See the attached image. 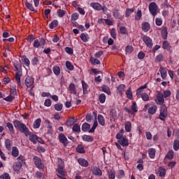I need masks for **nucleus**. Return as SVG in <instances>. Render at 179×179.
I'll return each instance as SVG.
<instances>
[{
  "mask_svg": "<svg viewBox=\"0 0 179 179\" xmlns=\"http://www.w3.org/2000/svg\"><path fill=\"white\" fill-rule=\"evenodd\" d=\"M34 83V78L27 76L25 80L24 85L29 88L31 87Z\"/></svg>",
  "mask_w": 179,
  "mask_h": 179,
  "instance_id": "10",
  "label": "nucleus"
},
{
  "mask_svg": "<svg viewBox=\"0 0 179 179\" xmlns=\"http://www.w3.org/2000/svg\"><path fill=\"white\" fill-rule=\"evenodd\" d=\"M34 162L35 165L37 166V168L38 169H44L45 165L42 162V160L39 157L35 156L34 157Z\"/></svg>",
  "mask_w": 179,
  "mask_h": 179,
  "instance_id": "7",
  "label": "nucleus"
},
{
  "mask_svg": "<svg viewBox=\"0 0 179 179\" xmlns=\"http://www.w3.org/2000/svg\"><path fill=\"white\" fill-rule=\"evenodd\" d=\"M90 7L98 11L101 10V4L100 3H90Z\"/></svg>",
  "mask_w": 179,
  "mask_h": 179,
  "instance_id": "21",
  "label": "nucleus"
},
{
  "mask_svg": "<svg viewBox=\"0 0 179 179\" xmlns=\"http://www.w3.org/2000/svg\"><path fill=\"white\" fill-rule=\"evenodd\" d=\"M10 82V78L8 76H5L3 79L2 83L3 85H6Z\"/></svg>",
  "mask_w": 179,
  "mask_h": 179,
  "instance_id": "62",
  "label": "nucleus"
},
{
  "mask_svg": "<svg viewBox=\"0 0 179 179\" xmlns=\"http://www.w3.org/2000/svg\"><path fill=\"white\" fill-rule=\"evenodd\" d=\"M40 59L41 57H34L32 59H31V64L33 66H37L40 64Z\"/></svg>",
  "mask_w": 179,
  "mask_h": 179,
  "instance_id": "29",
  "label": "nucleus"
},
{
  "mask_svg": "<svg viewBox=\"0 0 179 179\" xmlns=\"http://www.w3.org/2000/svg\"><path fill=\"white\" fill-rule=\"evenodd\" d=\"M65 15H66L65 10H62L61 8L57 10V15L59 17H63Z\"/></svg>",
  "mask_w": 179,
  "mask_h": 179,
  "instance_id": "55",
  "label": "nucleus"
},
{
  "mask_svg": "<svg viewBox=\"0 0 179 179\" xmlns=\"http://www.w3.org/2000/svg\"><path fill=\"white\" fill-rule=\"evenodd\" d=\"M168 116V110L166 106H162L159 108V119L161 121H166V118Z\"/></svg>",
  "mask_w": 179,
  "mask_h": 179,
  "instance_id": "5",
  "label": "nucleus"
},
{
  "mask_svg": "<svg viewBox=\"0 0 179 179\" xmlns=\"http://www.w3.org/2000/svg\"><path fill=\"white\" fill-rule=\"evenodd\" d=\"M58 162L59 163L58 168L56 169V171L57 173V176L60 179H66V172L64 170L63 167L61 166V164L63 163V160L61 158H58Z\"/></svg>",
  "mask_w": 179,
  "mask_h": 179,
  "instance_id": "2",
  "label": "nucleus"
},
{
  "mask_svg": "<svg viewBox=\"0 0 179 179\" xmlns=\"http://www.w3.org/2000/svg\"><path fill=\"white\" fill-rule=\"evenodd\" d=\"M173 148L175 151H178L179 150V140L176 139L173 141Z\"/></svg>",
  "mask_w": 179,
  "mask_h": 179,
  "instance_id": "43",
  "label": "nucleus"
},
{
  "mask_svg": "<svg viewBox=\"0 0 179 179\" xmlns=\"http://www.w3.org/2000/svg\"><path fill=\"white\" fill-rule=\"evenodd\" d=\"M135 10V8L133 7V8H126V13L124 14V16L126 17H129Z\"/></svg>",
  "mask_w": 179,
  "mask_h": 179,
  "instance_id": "39",
  "label": "nucleus"
},
{
  "mask_svg": "<svg viewBox=\"0 0 179 179\" xmlns=\"http://www.w3.org/2000/svg\"><path fill=\"white\" fill-rule=\"evenodd\" d=\"M10 94L13 96H16L17 95V90H16V86L13 85L12 87H10Z\"/></svg>",
  "mask_w": 179,
  "mask_h": 179,
  "instance_id": "58",
  "label": "nucleus"
},
{
  "mask_svg": "<svg viewBox=\"0 0 179 179\" xmlns=\"http://www.w3.org/2000/svg\"><path fill=\"white\" fill-rule=\"evenodd\" d=\"M15 99V96L13 94H10L8 96L3 99L4 101L7 102H13V101Z\"/></svg>",
  "mask_w": 179,
  "mask_h": 179,
  "instance_id": "51",
  "label": "nucleus"
},
{
  "mask_svg": "<svg viewBox=\"0 0 179 179\" xmlns=\"http://www.w3.org/2000/svg\"><path fill=\"white\" fill-rule=\"evenodd\" d=\"M90 63L92 64V65H100L101 64V62L97 59H95L94 57H92L90 59Z\"/></svg>",
  "mask_w": 179,
  "mask_h": 179,
  "instance_id": "37",
  "label": "nucleus"
},
{
  "mask_svg": "<svg viewBox=\"0 0 179 179\" xmlns=\"http://www.w3.org/2000/svg\"><path fill=\"white\" fill-rule=\"evenodd\" d=\"M141 29L143 31L147 33L150 29V24H149V22H143V24H141Z\"/></svg>",
  "mask_w": 179,
  "mask_h": 179,
  "instance_id": "19",
  "label": "nucleus"
},
{
  "mask_svg": "<svg viewBox=\"0 0 179 179\" xmlns=\"http://www.w3.org/2000/svg\"><path fill=\"white\" fill-rule=\"evenodd\" d=\"M41 118L37 119V120L34 122V124H33L34 129H38V128L40 127V126H41Z\"/></svg>",
  "mask_w": 179,
  "mask_h": 179,
  "instance_id": "44",
  "label": "nucleus"
},
{
  "mask_svg": "<svg viewBox=\"0 0 179 179\" xmlns=\"http://www.w3.org/2000/svg\"><path fill=\"white\" fill-rule=\"evenodd\" d=\"M124 129L127 132H130L131 131V123L127 121L124 123Z\"/></svg>",
  "mask_w": 179,
  "mask_h": 179,
  "instance_id": "32",
  "label": "nucleus"
},
{
  "mask_svg": "<svg viewBox=\"0 0 179 179\" xmlns=\"http://www.w3.org/2000/svg\"><path fill=\"white\" fill-rule=\"evenodd\" d=\"M80 38L84 43H87L90 39V36L88 34H81Z\"/></svg>",
  "mask_w": 179,
  "mask_h": 179,
  "instance_id": "36",
  "label": "nucleus"
},
{
  "mask_svg": "<svg viewBox=\"0 0 179 179\" xmlns=\"http://www.w3.org/2000/svg\"><path fill=\"white\" fill-rule=\"evenodd\" d=\"M35 176L38 179H46L45 174L40 171H36Z\"/></svg>",
  "mask_w": 179,
  "mask_h": 179,
  "instance_id": "40",
  "label": "nucleus"
},
{
  "mask_svg": "<svg viewBox=\"0 0 179 179\" xmlns=\"http://www.w3.org/2000/svg\"><path fill=\"white\" fill-rule=\"evenodd\" d=\"M125 85H120L119 87H117V94L120 95H122L123 92H124Z\"/></svg>",
  "mask_w": 179,
  "mask_h": 179,
  "instance_id": "41",
  "label": "nucleus"
},
{
  "mask_svg": "<svg viewBox=\"0 0 179 179\" xmlns=\"http://www.w3.org/2000/svg\"><path fill=\"white\" fill-rule=\"evenodd\" d=\"M157 110V107L155 105H150L148 108V114L155 115Z\"/></svg>",
  "mask_w": 179,
  "mask_h": 179,
  "instance_id": "17",
  "label": "nucleus"
},
{
  "mask_svg": "<svg viewBox=\"0 0 179 179\" xmlns=\"http://www.w3.org/2000/svg\"><path fill=\"white\" fill-rule=\"evenodd\" d=\"M99 99L101 103H104L106 102V96L102 93L99 95Z\"/></svg>",
  "mask_w": 179,
  "mask_h": 179,
  "instance_id": "54",
  "label": "nucleus"
},
{
  "mask_svg": "<svg viewBox=\"0 0 179 179\" xmlns=\"http://www.w3.org/2000/svg\"><path fill=\"white\" fill-rule=\"evenodd\" d=\"M117 143H119V144L122 145L123 147L128 146L129 145V140L126 137H123L121 139H119Z\"/></svg>",
  "mask_w": 179,
  "mask_h": 179,
  "instance_id": "15",
  "label": "nucleus"
},
{
  "mask_svg": "<svg viewBox=\"0 0 179 179\" xmlns=\"http://www.w3.org/2000/svg\"><path fill=\"white\" fill-rule=\"evenodd\" d=\"M1 179H10V176L8 173H5L0 176Z\"/></svg>",
  "mask_w": 179,
  "mask_h": 179,
  "instance_id": "64",
  "label": "nucleus"
},
{
  "mask_svg": "<svg viewBox=\"0 0 179 179\" xmlns=\"http://www.w3.org/2000/svg\"><path fill=\"white\" fill-rule=\"evenodd\" d=\"M82 86H83V94L86 95L89 93V85L84 81H82Z\"/></svg>",
  "mask_w": 179,
  "mask_h": 179,
  "instance_id": "20",
  "label": "nucleus"
},
{
  "mask_svg": "<svg viewBox=\"0 0 179 179\" xmlns=\"http://www.w3.org/2000/svg\"><path fill=\"white\" fill-rule=\"evenodd\" d=\"M101 88H102V91L103 92L108 94V95H110L111 94L110 90L108 86L104 85L102 86Z\"/></svg>",
  "mask_w": 179,
  "mask_h": 179,
  "instance_id": "49",
  "label": "nucleus"
},
{
  "mask_svg": "<svg viewBox=\"0 0 179 179\" xmlns=\"http://www.w3.org/2000/svg\"><path fill=\"white\" fill-rule=\"evenodd\" d=\"M63 108V104L62 103H57L55 105V109L57 111H61Z\"/></svg>",
  "mask_w": 179,
  "mask_h": 179,
  "instance_id": "60",
  "label": "nucleus"
},
{
  "mask_svg": "<svg viewBox=\"0 0 179 179\" xmlns=\"http://www.w3.org/2000/svg\"><path fill=\"white\" fill-rule=\"evenodd\" d=\"M78 162L83 167H87L89 166V162L84 158H79Z\"/></svg>",
  "mask_w": 179,
  "mask_h": 179,
  "instance_id": "16",
  "label": "nucleus"
},
{
  "mask_svg": "<svg viewBox=\"0 0 179 179\" xmlns=\"http://www.w3.org/2000/svg\"><path fill=\"white\" fill-rule=\"evenodd\" d=\"M73 131L74 132L80 133L81 131L80 127L78 124H75L73 127Z\"/></svg>",
  "mask_w": 179,
  "mask_h": 179,
  "instance_id": "59",
  "label": "nucleus"
},
{
  "mask_svg": "<svg viewBox=\"0 0 179 179\" xmlns=\"http://www.w3.org/2000/svg\"><path fill=\"white\" fill-rule=\"evenodd\" d=\"M168 29L167 27H164V25H163V27H162V29H161V37L163 40H166L167 37H168Z\"/></svg>",
  "mask_w": 179,
  "mask_h": 179,
  "instance_id": "11",
  "label": "nucleus"
},
{
  "mask_svg": "<svg viewBox=\"0 0 179 179\" xmlns=\"http://www.w3.org/2000/svg\"><path fill=\"white\" fill-rule=\"evenodd\" d=\"M19 155V150L17 149V147L14 146L12 148V155L14 157H17Z\"/></svg>",
  "mask_w": 179,
  "mask_h": 179,
  "instance_id": "47",
  "label": "nucleus"
},
{
  "mask_svg": "<svg viewBox=\"0 0 179 179\" xmlns=\"http://www.w3.org/2000/svg\"><path fill=\"white\" fill-rule=\"evenodd\" d=\"M94 171H95L96 176H102V171L99 168L95 166Z\"/></svg>",
  "mask_w": 179,
  "mask_h": 179,
  "instance_id": "63",
  "label": "nucleus"
},
{
  "mask_svg": "<svg viewBox=\"0 0 179 179\" xmlns=\"http://www.w3.org/2000/svg\"><path fill=\"white\" fill-rule=\"evenodd\" d=\"M58 24H59L58 20H53L52 21V22H50V24H49V27L50 29H53L57 27Z\"/></svg>",
  "mask_w": 179,
  "mask_h": 179,
  "instance_id": "28",
  "label": "nucleus"
},
{
  "mask_svg": "<svg viewBox=\"0 0 179 179\" xmlns=\"http://www.w3.org/2000/svg\"><path fill=\"white\" fill-rule=\"evenodd\" d=\"M119 32L120 34H128V31L126 28V27H120V28H119Z\"/></svg>",
  "mask_w": 179,
  "mask_h": 179,
  "instance_id": "52",
  "label": "nucleus"
},
{
  "mask_svg": "<svg viewBox=\"0 0 179 179\" xmlns=\"http://www.w3.org/2000/svg\"><path fill=\"white\" fill-rule=\"evenodd\" d=\"M98 127V122L96 120L93 124V127H92V129L89 131L90 133H94L95 131V129H96V127Z\"/></svg>",
  "mask_w": 179,
  "mask_h": 179,
  "instance_id": "61",
  "label": "nucleus"
},
{
  "mask_svg": "<svg viewBox=\"0 0 179 179\" xmlns=\"http://www.w3.org/2000/svg\"><path fill=\"white\" fill-rule=\"evenodd\" d=\"M124 51L126 52V55L131 54L134 51V48L131 45H127V46H126V50H124Z\"/></svg>",
  "mask_w": 179,
  "mask_h": 179,
  "instance_id": "46",
  "label": "nucleus"
},
{
  "mask_svg": "<svg viewBox=\"0 0 179 179\" xmlns=\"http://www.w3.org/2000/svg\"><path fill=\"white\" fill-rule=\"evenodd\" d=\"M148 87V85L145 84L141 87H140V88L137 89V90L136 91V95L137 96H141V93L143 92L144 89H146Z\"/></svg>",
  "mask_w": 179,
  "mask_h": 179,
  "instance_id": "25",
  "label": "nucleus"
},
{
  "mask_svg": "<svg viewBox=\"0 0 179 179\" xmlns=\"http://www.w3.org/2000/svg\"><path fill=\"white\" fill-rule=\"evenodd\" d=\"M66 69L71 71H73L74 70V66L73 65L71 64V62L67 61L66 62Z\"/></svg>",
  "mask_w": 179,
  "mask_h": 179,
  "instance_id": "53",
  "label": "nucleus"
},
{
  "mask_svg": "<svg viewBox=\"0 0 179 179\" xmlns=\"http://www.w3.org/2000/svg\"><path fill=\"white\" fill-rule=\"evenodd\" d=\"M90 124H88V123H84L82 126V130L84 131V132H87V131H89L90 129Z\"/></svg>",
  "mask_w": 179,
  "mask_h": 179,
  "instance_id": "45",
  "label": "nucleus"
},
{
  "mask_svg": "<svg viewBox=\"0 0 179 179\" xmlns=\"http://www.w3.org/2000/svg\"><path fill=\"white\" fill-rule=\"evenodd\" d=\"M75 122H76V119L74 117H73L71 119H68L65 124L68 127H69L73 126Z\"/></svg>",
  "mask_w": 179,
  "mask_h": 179,
  "instance_id": "31",
  "label": "nucleus"
},
{
  "mask_svg": "<svg viewBox=\"0 0 179 179\" xmlns=\"http://www.w3.org/2000/svg\"><path fill=\"white\" fill-rule=\"evenodd\" d=\"M157 103H158L159 105H163L164 103V97L162 93L161 92H158V94H157Z\"/></svg>",
  "mask_w": 179,
  "mask_h": 179,
  "instance_id": "12",
  "label": "nucleus"
},
{
  "mask_svg": "<svg viewBox=\"0 0 179 179\" xmlns=\"http://www.w3.org/2000/svg\"><path fill=\"white\" fill-rule=\"evenodd\" d=\"M112 13H113V17H115V19H118V20L121 19L122 16L120 13V10L116 8V7H115V8L112 10Z\"/></svg>",
  "mask_w": 179,
  "mask_h": 179,
  "instance_id": "14",
  "label": "nucleus"
},
{
  "mask_svg": "<svg viewBox=\"0 0 179 179\" xmlns=\"http://www.w3.org/2000/svg\"><path fill=\"white\" fill-rule=\"evenodd\" d=\"M59 141L61 143L64 145V147H66L69 143L68 139L66 138V137L64 134H60L59 135Z\"/></svg>",
  "mask_w": 179,
  "mask_h": 179,
  "instance_id": "9",
  "label": "nucleus"
},
{
  "mask_svg": "<svg viewBox=\"0 0 179 179\" xmlns=\"http://www.w3.org/2000/svg\"><path fill=\"white\" fill-rule=\"evenodd\" d=\"M69 90L71 94H73L75 95L77 94L76 87V85L73 83L70 84V85L69 87Z\"/></svg>",
  "mask_w": 179,
  "mask_h": 179,
  "instance_id": "26",
  "label": "nucleus"
},
{
  "mask_svg": "<svg viewBox=\"0 0 179 179\" xmlns=\"http://www.w3.org/2000/svg\"><path fill=\"white\" fill-rule=\"evenodd\" d=\"M158 174L160 177H164L166 175V169L163 167H160L158 171Z\"/></svg>",
  "mask_w": 179,
  "mask_h": 179,
  "instance_id": "50",
  "label": "nucleus"
},
{
  "mask_svg": "<svg viewBox=\"0 0 179 179\" xmlns=\"http://www.w3.org/2000/svg\"><path fill=\"white\" fill-rule=\"evenodd\" d=\"M174 157V152L173 150H169L165 156V159H172Z\"/></svg>",
  "mask_w": 179,
  "mask_h": 179,
  "instance_id": "34",
  "label": "nucleus"
},
{
  "mask_svg": "<svg viewBox=\"0 0 179 179\" xmlns=\"http://www.w3.org/2000/svg\"><path fill=\"white\" fill-rule=\"evenodd\" d=\"M22 76V73L18 70L16 72L15 76V81L18 85V86L20 87V88H23V87L24 86L23 83L22 84L21 83L20 79Z\"/></svg>",
  "mask_w": 179,
  "mask_h": 179,
  "instance_id": "8",
  "label": "nucleus"
},
{
  "mask_svg": "<svg viewBox=\"0 0 179 179\" xmlns=\"http://www.w3.org/2000/svg\"><path fill=\"white\" fill-rule=\"evenodd\" d=\"M28 136H29V140L32 143H34V144H36L38 136L36 134H34V133L30 132V131L29 132Z\"/></svg>",
  "mask_w": 179,
  "mask_h": 179,
  "instance_id": "18",
  "label": "nucleus"
},
{
  "mask_svg": "<svg viewBox=\"0 0 179 179\" xmlns=\"http://www.w3.org/2000/svg\"><path fill=\"white\" fill-rule=\"evenodd\" d=\"M21 60L22 62V63L26 66H29L30 65V61L29 60V59L25 56H22L21 57Z\"/></svg>",
  "mask_w": 179,
  "mask_h": 179,
  "instance_id": "30",
  "label": "nucleus"
},
{
  "mask_svg": "<svg viewBox=\"0 0 179 179\" xmlns=\"http://www.w3.org/2000/svg\"><path fill=\"white\" fill-rule=\"evenodd\" d=\"M12 144H13V141L10 139H6L5 141V146L7 150L8 151L11 150Z\"/></svg>",
  "mask_w": 179,
  "mask_h": 179,
  "instance_id": "24",
  "label": "nucleus"
},
{
  "mask_svg": "<svg viewBox=\"0 0 179 179\" xmlns=\"http://www.w3.org/2000/svg\"><path fill=\"white\" fill-rule=\"evenodd\" d=\"M162 48L166 50L167 51H170L171 49V46L169 41H164L162 43Z\"/></svg>",
  "mask_w": 179,
  "mask_h": 179,
  "instance_id": "22",
  "label": "nucleus"
},
{
  "mask_svg": "<svg viewBox=\"0 0 179 179\" xmlns=\"http://www.w3.org/2000/svg\"><path fill=\"white\" fill-rule=\"evenodd\" d=\"M142 17V11L141 10H137V13L135 16V19L137 21H139L141 18Z\"/></svg>",
  "mask_w": 179,
  "mask_h": 179,
  "instance_id": "57",
  "label": "nucleus"
},
{
  "mask_svg": "<svg viewBox=\"0 0 179 179\" xmlns=\"http://www.w3.org/2000/svg\"><path fill=\"white\" fill-rule=\"evenodd\" d=\"M148 10H150V14H151L152 17H155L158 14L159 10L157 3H155V1L151 2V3L148 5Z\"/></svg>",
  "mask_w": 179,
  "mask_h": 179,
  "instance_id": "3",
  "label": "nucleus"
},
{
  "mask_svg": "<svg viewBox=\"0 0 179 179\" xmlns=\"http://www.w3.org/2000/svg\"><path fill=\"white\" fill-rule=\"evenodd\" d=\"M26 40L29 43V45L31 43L35 40L34 35H28V36L26 38Z\"/></svg>",
  "mask_w": 179,
  "mask_h": 179,
  "instance_id": "56",
  "label": "nucleus"
},
{
  "mask_svg": "<svg viewBox=\"0 0 179 179\" xmlns=\"http://www.w3.org/2000/svg\"><path fill=\"white\" fill-rule=\"evenodd\" d=\"M6 127L8 128V130H9L11 135H15V129H14V127H13V125L12 123L8 122L6 124Z\"/></svg>",
  "mask_w": 179,
  "mask_h": 179,
  "instance_id": "27",
  "label": "nucleus"
},
{
  "mask_svg": "<svg viewBox=\"0 0 179 179\" xmlns=\"http://www.w3.org/2000/svg\"><path fill=\"white\" fill-rule=\"evenodd\" d=\"M98 122L99 124H101V126H105L106 121L104 117L102 115H98Z\"/></svg>",
  "mask_w": 179,
  "mask_h": 179,
  "instance_id": "33",
  "label": "nucleus"
},
{
  "mask_svg": "<svg viewBox=\"0 0 179 179\" xmlns=\"http://www.w3.org/2000/svg\"><path fill=\"white\" fill-rule=\"evenodd\" d=\"M76 151L78 153H80V154L85 153V150L84 147L82 145H78V146L76 148Z\"/></svg>",
  "mask_w": 179,
  "mask_h": 179,
  "instance_id": "48",
  "label": "nucleus"
},
{
  "mask_svg": "<svg viewBox=\"0 0 179 179\" xmlns=\"http://www.w3.org/2000/svg\"><path fill=\"white\" fill-rule=\"evenodd\" d=\"M143 42L145 43V45H147V48L151 49L153 47V41L150 36H148V35H144L143 38Z\"/></svg>",
  "mask_w": 179,
  "mask_h": 179,
  "instance_id": "6",
  "label": "nucleus"
},
{
  "mask_svg": "<svg viewBox=\"0 0 179 179\" xmlns=\"http://www.w3.org/2000/svg\"><path fill=\"white\" fill-rule=\"evenodd\" d=\"M83 140L87 142H93L94 141V138L89 135H84L83 136Z\"/></svg>",
  "mask_w": 179,
  "mask_h": 179,
  "instance_id": "35",
  "label": "nucleus"
},
{
  "mask_svg": "<svg viewBox=\"0 0 179 179\" xmlns=\"http://www.w3.org/2000/svg\"><path fill=\"white\" fill-rule=\"evenodd\" d=\"M130 108L131 110L127 107H124V110L126 111V113H129V115H134L138 113V108L137 103L135 101L131 102V106H130Z\"/></svg>",
  "mask_w": 179,
  "mask_h": 179,
  "instance_id": "4",
  "label": "nucleus"
},
{
  "mask_svg": "<svg viewBox=\"0 0 179 179\" xmlns=\"http://www.w3.org/2000/svg\"><path fill=\"white\" fill-rule=\"evenodd\" d=\"M14 127L20 131L21 133L24 134L26 136H28V134L29 132V129L27 127V126L20 122L19 120H16L13 122Z\"/></svg>",
  "mask_w": 179,
  "mask_h": 179,
  "instance_id": "1",
  "label": "nucleus"
},
{
  "mask_svg": "<svg viewBox=\"0 0 179 179\" xmlns=\"http://www.w3.org/2000/svg\"><path fill=\"white\" fill-rule=\"evenodd\" d=\"M148 157L151 159H155L156 157V150L155 148L148 149Z\"/></svg>",
  "mask_w": 179,
  "mask_h": 179,
  "instance_id": "23",
  "label": "nucleus"
},
{
  "mask_svg": "<svg viewBox=\"0 0 179 179\" xmlns=\"http://www.w3.org/2000/svg\"><path fill=\"white\" fill-rule=\"evenodd\" d=\"M126 96L127 97V99H129L130 100H133L134 99L131 87L127 89V91H126Z\"/></svg>",
  "mask_w": 179,
  "mask_h": 179,
  "instance_id": "38",
  "label": "nucleus"
},
{
  "mask_svg": "<svg viewBox=\"0 0 179 179\" xmlns=\"http://www.w3.org/2000/svg\"><path fill=\"white\" fill-rule=\"evenodd\" d=\"M159 71L160 73L161 78L163 80H165L167 77V71L166 69L162 66H159Z\"/></svg>",
  "mask_w": 179,
  "mask_h": 179,
  "instance_id": "13",
  "label": "nucleus"
},
{
  "mask_svg": "<svg viewBox=\"0 0 179 179\" xmlns=\"http://www.w3.org/2000/svg\"><path fill=\"white\" fill-rule=\"evenodd\" d=\"M52 71H53L54 73H55L57 76H59V74H60V73H61V69H60L59 66H53Z\"/></svg>",
  "mask_w": 179,
  "mask_h": 179,
  "instance_id": "42",
  "label": "nucleus"
}]
</instances>
